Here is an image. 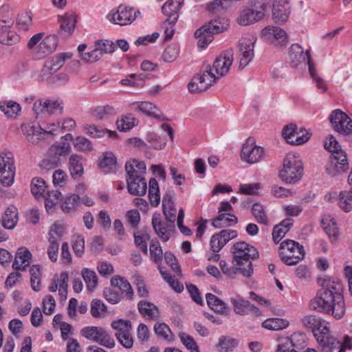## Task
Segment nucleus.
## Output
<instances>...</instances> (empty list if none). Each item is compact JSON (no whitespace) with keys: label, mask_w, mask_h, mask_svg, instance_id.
Instances as JSON below:
<instances>
[{"label":"nucleus","mask_w":352,"mask_h":352,"mask_svg":"<svg viewBox=\"0 0 352 352\" xmlns=\"http://www.w3.org/2000/svg\"><path fill=\"white\" fill-rule=\"evenodd\" d=\"M233 255L232 263L242 268L241 274L245 277H250L253 273V266L251 260L258 257L257 250L248 243L237 242L231 248Z\"/></svg>","instance_id":"nucleus-2"},{"label":"nucleus","mask_w":352,"mask_h":352,"mask_svg":"<svg viewBox=\"0 0 352 352\" xmlns=\"http://www.w3.org/2000/svg\"><path fill=\"white\" fill-rule=\"evenodd\" d=\"M94 45L100 50L102 56L113 53L116 49V45L113 41L106 39L98 40Z\"/></svg>","instance_id":"nucleus-64"},{"label":"nucleus","mask_w":352,"mask_h":352,"mask_svg":"<svg viewBox=\"0 0 352 352\" xmlns=\"http://www.w3.org/2000/svg\"><path fill=\"white\" fill-rule=\"evenodd\" d=\"M303 325L310 329L316 338L318 340V336L323 335L322 333L324 327H328L324 320L321 318L316 317L314 315H309L304 317L302 320Z\"/></svg>","instance_id":"nucleus-27"},{"label":"nucleus","mask_w":352,"mask_h":352,"mask_svg":"<svg viewBox=\"0 0 352 352\" xmlns=\"http://www.w3.org/2000/svg\"><path fill=\"white\" fill-rule=\"evenodd\" d=\"M230 302L234 307V311L239 315H247L253 314L255 316H260L261 312L258 309L250 304V302L241 298H231Z\"/></svg>","instance_id":"nucleus-26"},{"label":"nucleus","mask_w":352,"mask_h":352,"mask_svg":"<svg viewBox=\"0 0 352 352\" xmlns=\"http://www.w3.org/2000/svg\"><path fill=\"white\" fill-rule=\"evenodd\" d=\"M292 225L293 220L292 219H286L274 227L272 239L275 243H278L280 241V240L290 230Z\"/></svg>","instance_id":"nucleus-39"},{"label":"nucleus","mask_w":352,"mask_h":352,"mask_svg":"<svg viewBox=\"0 0 352 352\" xmlns=\"http://www.w3.org/2000/svg\"><path fill=\"white\" fill-rule=\"evenodd\" d=\"M30 258L31 253L28 250L24 248H19L16 254L12 267L15 270H24L30 265Z\"/></svg>","instance_id":"nucleus-35"},{"label":"nucleus","mask_w":352,"mask_h":352,"mask_svg":"<svg viewBox=\"0 0 352 352\" xmlns=\"http://www.w3.org/2000/svg\"><path fill=\"white\" fill-rule=\"evenodd\" d=\"M179 337L182 344L191 352H200L197 342L192 336L181 332L179 333Z\"/></svg>","instance_id":"nucleus-62"},{"label":"nucleus","mask_w":352,"mask_h":352,"mask_svg":"<svg viewBox=\"0 0 352 352\" xmlns=\"http://www.w3.org/2000/svg\"><path fill=\"white\" fill-rule=\"evenodd\" d=\"M99 166L106 173L113 170L116 167V159L112 153H106L100 161Z\"/></svg>","instance_id":"nucleus-56"},{"label":"nucleus","mask_w":352,"mask_h":352,"mask_svg":"<svg viewBox=\"0 0 352 352\" xmlns=\"http://www.w3.org/2000/svg\"><path fill=\"white\" fill-rule=\"evenodd\" d=\"M271 0H252L250 7L241 10L237 18V23L247 26L263 19L266 12L270 9Z\"/></svg>","instance_id":"nucleus-3"},{"label":"nucleus","mask_w":352,"mask_h":352,"mask_svg":"<svg viewBox=\"0 0 352 352\" xmlns=\"http://www.w3.org/2000/svg\"><path fill=\"white\" fill-rule=\"evenodd\" d=\"M206 298L208 307L214 311L220 314H227L229 311L227 305L217 296L212 294L208 293Z\"/></svg>","instance_id":"nucleus-37"},{"label":"nucleus","mask_w":352,"mask_h":352,"mask_svg":"<svg viewBox=\"0 0 352 352\" xmlns=\"http://www.w3.org/2000/svg\"><path fill=\"white\" fill-rule=\"evenodd\" d=\"M80 335L109 349H112L115 346L113 338L102 327H85L80 330Z\"/></svg>","instance_id":"nucleus-9"},{"label":"nucleus","mask_w":352,"mask_h":352,"mask_svg":"<svg viewBox=\"0 0 352 352\" xmlns=\"http://www.w3.org/2000/svg\"><path fill=\"white\" fill-rule=\"evenodd\" d=\"M332 129L342 135L352 134V119L340 109L333 110L329 117Z\"/></svg>","instance_id":"nucleus-11"},{"label":"nucleus","mask_w":352,"mask_h":352,"mask_svg":"<svg viewBox=\"0 0 352 352\" xmlns=\"http://www.w3.org/2000/svg\"><path fill=\"white\" fill-rule=\"evenodd\" d=\"M69 274L67 272H62L58 276L55 275L49 286L51 292H55L58 288L60 300H65L67 296Z\"/></svg>","instance_id":"nucleus-25"},{"label":"nucleus","mask_w":352,"mask_h":352,"mask_svg":"<svg viewBox=\"0 0 352 352\" xmlns=\"http://www.w3.org/2000/svg\"><path fill=\"white\" fill-rule=\"evenodd\" d=\"M237 217L230 213H221L212 221V226L217 228L231 226L237 223Z\"/></svg>","instance_id":"nucleus-40"},{"label":"nucleus","mask_w":352,"mask_h":352,"mask_svg":"<svg viewBox=\"0 0 352 352\" xmlns=\"http://www.w3.org/2000/svg\"><path fill=\"white\" fill-rule=\"evenodd\" d=\"M263 38L276 47L285 45L288 41L286 32L276 26L265 27L261 32Z\"/></svg>","instance_id":"nucleus-18"},{"label":"nucleus","mask_w":352,"mask_h":352,"mask_svg":"<svg viewBox=\"0 0 352 352\" xmlns=\"http://www.w3.org/2000/svg\"><path fill=\"white\" fill-rule=\"evenodd\" d=\"M45 102V111L48 114H60L63 109V102L60 100L47 99Z\"/></svg>","instance_id":"nucleus-55"},{"label":"nucleus","mask_w":352,"mask_h":352,"mask_svg":"<svg viewBox=\"0 0 352 352\" xmlns=\"http://www.w3.org/2000/svg\"><path fill=\"white\" fill-rule=\"evenodd\" d=\"M32 15L30 11H23L18 14L16 25L19 29L26 31L32 25Z\"/></svg>","instance_id":"nucleus-50"},{"label":"nucleus","mask_w":352,"mask_h":352,"mask_svg":"<svg viewBox=\"0 0 352 352\" xmlns=\"http://www.w3.org/2000/svg\"><path fill=\"white\" fill-rule=\"evenodd\" d=\"M72 56V54L69 52L60 53L52 58L47 59V60L51 63L54 68H56V71H58L65 64V60L71 58Z\"/></svg>","instance_id":"nucleus-61"},{"label":"nucleus","mask_w":352,"mask_h":352,"mask_svg":"<svg viewBox=\"0 0 352 352\" xmlns=\"http://www.w3.org/2000/svg\"><path fill=\"white\" fill-rule=\"evenodd\" d=\"M340 208L345 212H350L352 210V188L349 191H342L339 195Z\"/></svg>","instance_id":"nucleus-51"},{"label":"nucleus","mask_w":352,"mask_h":352,"mask_svg":"<svg viewBox=\"0 0 352 352\" xmlns=\"http://www.w3.org/2000/svg\"><path fill=\"white\" fill-rule=\"evenodd\" d=\"M290 13L289 8L277 7L273 10L272 19L275 23L283 25L287 21Z\"/></svg>","instance_id":"nucleus-48"},{"label":"nucleus","mask_w":352,"mask_h":352,"mask_svg":"<svg viewBox=\"0 0 352 352\" xmlns=\"http://www.w3.org/2000/svg\"><path fill=\"white\" fill-rule=\"evenodd\" d=\"M265 157V148L256 145L253 139L249 138L243 144L241 152L242 161L249 164H254L261 162Z\"/></svg>","instance_id":"nucleus-12"},{"label":"nucleus","mask_w":352,"mask_h":352,"mask_svg":"<svg viewBox=\"0 0 352 352\" xmlns=\"http://www.w3.org/2000/svg\"><path fill=\"white\" fill-rule=\"evenodd\" d=\"M254 38H242L239 41V68L243 69L247 66L254 56Z\"/></svg>","instance_id":"nucleus-19"},{"label":"nucleus","mask_w":352,"mask_h":352,"mask_svg":"<svg viewBox=\"0 0 352 352\" xmlns=\"http://www.w3.org/2000/svg\"><path fill=\"white\" fill-rule=\"evenodd\" d=\"M80 202L79 195L72 194L63 198L60 204V208L65 213H69L76 211Z\"/></svg>","instance_id":"nucleus-41"},{"label":"nucleus","mask_w":352,"mask_h":352,"mask_svg":"<svg viewBox=\"0 0 352 352\" xmlns=\"http://www.w3.org/2000/svg\"><path fill=\"white\" fill-rule=\"evenodd\" d=\"M332 155L331 164L327 168L328 174L336 176L346 172L349 168L346 152L342 150Z\"/></svg>","instance_id":"nucleus-22"},{"label":"nucleus","mask_w":352,"mask_h":352,"mask_svg":"<svg viewBox=\"0 0 352 352\" xmlns=\"http://www.w3.org/2000/svg\"><path fill=\"white\" fill-rule=\"evenodd\" d=\"M222 272L230 278H234L238 273L241 274L242 268L232 263V266L229 267L228 264L223 260L219 263Z\"/></svg>","instance_id":"nucleus-58"},{"label":"nucleus","mask_w":352,"mask_h":352,"mask_svg":"<svg viewBox=\"0 0 352 352\" xmlns=\"http://www.w3.org/2000/svg\"><path fill=\"white\" fill-rule=\"evenodd\" d=\"M68 169L72 179L79 180L84 174L82 157L78 154H72L68 160Z\"/></svg>","instance_id":"nucleus-29"},{"label":"nucleus","mask_w":352,"mask_h":352,"mask_svg":"<svg viewBox=\"0 0 352 352\" xmlns=\"http://www.w3.org/2000/svg\"><path fill=\"white\" fill-rule=\"evenodd\" d=\"M134 109H138L144 113L160 120H166L160 109L154 104L150 102H135L131 104Z\"/></svg>","instance_id":"nucleus-28"},{"label":"nucleus","mask_w":352,"mask_h":352,"mask_svg":"<svg viewBox=\"0 0 352 352\" xmlns=\"http://www.w3.org/2000/svg\"><path fill=\"white\" fill-rule=\"evenodd\" d=\"M59 21L60 23V29L63 31L71 34L73 32L76 23V16L74 13H66L63 16L60 17Z\"/></svg>","instance_id":"nucleus-44"},{"label":"nucleus","mask_w":352,"mask_h":352,"mask_svg":"<svg viewBox=\"0 0 352 352\" xmlns=\"http://www.w3.org/2000/svg\"><path fill=\"white\" fill-rule=\"evenodd\" d=\"M229 22L226 19L210 21L204 25L195 32V36L198 39L197 45L200 48H204L214 38L213 34L224 32L228 29Z\"/></svg>","instance_id":"nucleus-4"},{"label":"nucleus","mask_w":352,"mask_h":352,"mask_svg":"<svg viewBox=\"0 0 352 352\" xmlns=\"http://www.w3.org/2000/svg\"><path fill=\"white\" fill-rule=\"evenodd\" d=\"M14 23V12L13 8L4 4L0 8V28H12Z\"/></svg>","instance_id":"nucleus-36"},{"label":"nucleus","mask_w":352,"mask_h":352,"mask_svg":"<svg viewBox=\"0 0 352 352\" xmlns=\"http://www.w3.org/2000/svg\"><path fill=\"white\" fill-rule=\"evenodd\" d=\"M138 124V120L133 115L128 114L123 116L116 122L117 129L120 131H127Z\"/></svg>","instance_id":"nucleus-45"},{"label":"nucleus","mask_w":352,"mask_h":352,"mask_svg":"<svg viewBox=\"0 0 352 352\" xmlns=\"http://www.w3.org/2000/svg\"><path fill=\"white\" fill-rule=\"evenodd\" d=\"M72 151V147L67 142L63 141L52 145L50 151L56 156H63L69 154Z\"/></svg>","instance_id":"nucleus-59"},{"label":"nucleus","mask_w":352,"mask_h":352,"mask_svg":"<svg viewBox=\"0 0 352 352\" xmlns=\"http://www.w3.org/2000/svg\"><path fill=\"white\" fill-rule=\"evenodd\" d=\"M282 135L287 142L296 145L307 142L311 137V133L305 129H300L298 131L296 125L292 123L284 126Z\"/></svg>","instance_id":"nucleus-16"},{"label":"nucleus","mask_w":352,"mask_h":352,"mask_svg":"<svg viewBox=\"0 0 352 352\" xmlns=\"http://www.w3.org/2000/svg\"><path fill=\"white\" fill-rule=\"evenodd\" d=\"M162 210L168 221H175L177 210L173 201V192H169L164 194L162 199Z\"/></svg>","instance_id":"nucleus-30"},{"label":"nucleus","mask_w":352,"mask_h":352,"mask_svg":"<svg viewBox=\"0 0 352 352\" xmlns=\"http://www.w3.org/2000/svg\"><path fill=\"white\" fill-rule=\"evenodd\" d=\"M323 335L318 336L317 342L322 352H344V346H342V342L331 336L329 327H324Z\"/></svg>","instance_id":"nucleus-20"},{"label":"nucleus","mask_w":352,"mask_h":352,"mask_svg":"<svg viewBox=\"0 0 352 352\" xmlns=\"http://www.w3.org/2000/svg\"><path fill=\"white\" fill-rule=\"evenodd\" d=\"M139 313L146 320H155L160 317L158 307L147 300H140L138 303Z\"/></svg>","instance_id":"nucleus-31"},{"label":"nucleus","mask_w":352,"mask_h":352,"mask_svg":"<svg viewBox=\"0 0 352 352\" xmlns=\"http://www.w3.org/2000/svg\"><path fill=\"white\" fill-rule=\"evenodd\" d=\"M21 129L27 141L32 145L40 144L46 134L53 135V129L43 130L40 126L32 123L22 124Z\"/></svg>","instance_id":"nucleus-15"},{"label":"nucleus","mask_w":352,"mask_h":352,"mask_svg":"<svg viewBox=\"0 0 352 352\" xmlns=\"http://www.w3.org/2000/svg\"><path fill=\"white\" fill-rule=\"evenodd\" d=\"M342 292L343 285L338 278H324L316 297L310 301L311 309L331 314L338 320L342 318L345 313Z\"/></svg>","instance_id":"nucleus-1"},{"label":"nucleus","mask_w":352,"mask_h":352,"mask_svg":"<svg viewBox=\"0 0 352 352\" xmlns=\"http://www.w3.org/2000/svg\"><path fill=\"white\" fill-rule=\"evenodd\" d=\"M0 109L8 117H14L21 111L19 103L12 100L3 101L0 103Z\"/></svg>","instance_id":"nucleus-43"},{"label":"nucleus","mask_w":352,"mask_h":352,"mask_svg":"<svg viewBox=\"0 0 352 352\" xmlns=\"http://www.w3.org/2000/svg\"><path fill=\"white\" fill-rule=\"evenodd\" d=\"M239 341L236 339L226 336H221L219 338L217 346L221 348V352H229L238 346Z\"/></svg>","instance_id":"nucleus-54"},{"label":"nucleus","mask_w":352,"mask_h":352,"mask_svg":"<svg viewBox=\"0 0 352 352\" xmlns=\"http://www.w3.org/2000/svg\"><path fill=\"white\" fill-rule=\"evenodd\" d=\"M15 166L11 152L0 154V181L3 186H10L14 182Z\"/></svg>","instance_id":"nucleus-13"},{"label":"nucleus","mask_w":352,"mask_h":352,"mask_svg":"<svg viewBox=\"0 0 352 352\" xmlns=\"http://www.w3.org/2000/svg\"><path fill=\"white\" fill-rule=\"evenodd\" d=\"M234 52L229 49L222 52L209 69L219 79L228 74L233 62Z\"/></svg>","instance_id":"nucleus-14"},{"label":"nucleus","mask_w":352,"mask_h":352,"mask_svg":"<svg viewBox=\"0 0 352 352\" xmlns=\"http://www.w3.org/2000/svg\"><path fill=\"white\" fill-rule=\"evenodd\" d=\"M289 325L287 320L273 318L265 320L262 326L269 330L278 331L286 328Z\"/></svg>","instance_id":"nucleus-46"},{"label":"nucleus","mask_w":352,"mask_h":352,"mask_svg":"<svg viewBox=\"0 0 352 352\" xmlns=\"http://www.w3.org/2000/svg\"><path fill=\"white\" fill-rule=\"evenodd\" d=\"M58 43V38L56 35L47 36L39 43L37 53L40 56L50 54L56 49Z\"/></svg>","instance_id":"nucleus-34"},{"label":"nucleus","mask_w":352,"mask_h":352,"mask_svg":"<svg viewBox=\"0 0 352 352\" xmlns=\"http://www.w3.org/2000/svg\"><path fill=\"white\" fill-rule=\"evenodd\" d=\"M12 28H0V43L6 45H12L19 41V36Z\"/></svg>","instance_id":"nucleus-42"},{"label":"nucleus","mask_w":352,"mask_h":352,"mask_svg":"<svg viewBox=\"0 0 352 352\" xmlns=\"http://www.w3.org/2000/svg\"><path fill=\"white\" fill-rule=\"evenodd\" d=\"M116 109L110 105L100 106L96 108L94 116L98 120L107 119L109 116L116 114Z\"/></svg>","instance_id":"nucleus-60"},{"label":"nucleus","mask_w":352,"mask_h":352,"mask_svg":"<svg viewBox=\"0 0 352 352\" xmlns=\"http://www.w3.org/2000/svg\"><path fill=\"white\" fill-rule=\"evenodd\" d=\"M18 221L17 209L10 206L6 208L1 220V225L3 228L8 230H12L16 225Z\"/></svg>","instance_id":"nucleus-33"},{"label":"nucleus","mask_w":352,"mask_h":352,"mask_svg":"<svg viewBox=\"0 0 352 352\" xmlns=\"http://www.w3.org/2000/svg\"><path fill=\"white\" fill-rule=\"evenodd\" d=\"M184 4V0H168L162 8V12L167 16L165 25L168 23L174 25L177 21L179 12Z\"/></svg>","instance_id":"nucleus-24"},{"label":"nucleus","mask_w":352,"mask_h":352,"mask_svg":"<svg viewBox=\"0 0 352 352\" xmlns=\"http://www.w3.org/2000/svg\"><path fill=\"white\" fill-rule=\"evenodd\" d=\"M82 276L89 291L92 292L98 285V278L96 272L88 268H84L81 272Z\"/></svg>","instance_id":"nucleus-47"},{"label":"nucleus","mask_w":352,"mask_h":352,"mask_svg":"<svg viewBox=\"0 0 352 352\" xmlns=\"http://www.w3.org/2000/svg\"><path fill=\"white\" fill-rule=\"evenodd\" d=\"M303 175V166L301 160L293 154H287L283 161V169L280 171V179L289 184L299 181Z\"/></svg>","instance_id":"nucleus-5"},{"label":"nucleus","mask_w":352,"mask_h":352,"mask_svg":"<svg viewBox=\"0 0 352 352\" xmlns=\"http://www.w3.org/2000/svg\"><path fill=\"white\" fill-rule=\"evenodd\" d=\"M149 250L151 259L156 263L161 262L163 258V250L157 240H151Z\"/></svg>","instance_id":"nucleus-53"},{"label":"nucleus","mask_w":352,"mask_h":352,"mask_svg":"<svg viewBox=\"0 0 352 352\" xmlns=\"http://www.w3.org/2000/svg\"><path fill=\"white\" fill-rule=\"evenodd\" d=\"M305 336L294 333L290 337L281 338L278 340L276 352H300L305 346ZM304 352H317L314 349L308 348Z\"/></svg>","instance_id":"nucleus-8"},{"label":"nucleus","mask_w":352,"mask_h":352,"mask_svg":"<svg viewBox=\"0 0 352 352\" xmlns=\"http://www.w3.org/2000/svg\"><path fill=\"white\" fill-rule=\"evenodd\" d=\"M154 331L156 335L164 340L171 341L173 339V334L165 323H156L154 326Z\"/></svg>","instance_id":"nucleus-52"},{"label":"nucleus","mask_w":352,"mask_h":352,"mask_svg":"<svg viewBox=\"0 0 352 352\" xmlns=\"http://www.w3.org/2000/svg\"><path fill=\"white\" fill-rule=\"evenodd\" d=\"M219 80L207 66L206 70L195 76L188 85V91L198 93L207 90Z\"/></svg>","instance_id":"nucleus-10"},{"label":"nucleus","mask_w":352,"mask_h":352,"mask_svg":"<svg viewBox=\"0 0 352 352\" xmlns=\"http://www.w3.org/2000/svg\"><path fill=\"white\" fill-rule=\"evenodd\" d=\"M31 286L34 291L38 292L41 289L40 268L38 265H33L30 269Z\"/></svg>","instance_id":"nucleus-63"},{"label":"nucleus","mask_w":352,"mask_h":352,"mask_svg":"<svg viewBox=\"0 0 352 352\" xmlns=\"http://www.w3.org/2000/svg\"><path fill=\"white\" fill-rule=\"evenodd\" d=\"M305 254L304 247L293 240H285L280 245L279 256L287 265H296L304 258Z\"/></svg>","instance_id":"nucleus-6"},{"label":"nucleus","mask_w":352,"mask_h":352,"mask_svg":"<svg viewBox=\"0 0 352 352\" xmlns=\"http://www.w3.org/2000/svg\"><path fill=\"white\" fill-rule=\"evenodd\" d=\"M252 215L259 223L267 225L268 217L265 212L263 206L259 203H254L251 208Z\"/></svg>","instance_id":"nucleus-49"},{"label":"nucleus","mask_w":352,"mask_h":352,"mask_svg":"<svg viewBox=\"0 0 352 352\" xmlns=\"http://www.w3.org/2000/svg\"><path fill=\"white\" fill-rule=\"evenodd\" d=\"M111 284L113 287H118L123 293H125L129 300H133L134 292L131 284L124 278L120 276H116L111 279Z\"/></svg>","instance_id":"nucleus-38"},{"label":"nucleus","mask_w":352,"mask_h":352,"mask_svg":"<svg viewBox=\"0 0 352 352\" xmlns=\"http://www.w3.org/2000/svg\"><path fill=\"white\" fill-rule=\"evenodd\" d=\"M146 164L142 161L132 160L127 162L125 164V170L126 173V184L131 190H134L133 181L140 177H144L146 173Z\"/></svg>","instance_id":"nucleus-17"},{"label":"nucleus","mask_w":352,"mask_h":352,"mask_svg":"<svg viewBox=\"0 0 352 352\" xmlns=\"http://www.w3.org/2000/svg\"><path fill=\"white\" fill-rule=\"evenodd\" d=\"M139 15H140L139 10L121 4L118 7L116 11L111 10L107 15V19L115 24L127 25L131 24Z\"/></svg>","instance_id":"nucleus-7"},{"label":"nucleus","mask_w":352,"mask_h":352,"mask_svg":"<svg viewBox=\"0 0 352 352\" xmlns=\"http://www.w3.org/2000/svg\"><path fill=\"white\" fill-rule=\"evenodd\" d=\"M321 225L331 242H336L338 238L339 230L335 219L330 215L324 216L321 220Z\"/></svg>","instance_id":"nucleus-32"},{"label":"nucleus","mask_w":352,"mask_h":352,"mask_svg":"<svg viewBox=\"0 0 352 352\" xmlns=\"http://www.w3.org/2000/svg\"><path fill=\"white\" fill-rule=\"evenodd\" d=\"M133 188H135L134 190H131V189L127 187L128 192L133 195H139L142 196L144 195L146 192L147 189V184L144 177H140L138 179H134L133 181Z\"/></svg>","instance_id":"nucleus-57"},{"label":"nucleus","mask_w":352,"mask_h":352,"mask_svg":"<svg viewBox=\"0 0 352 352\" xmlns=\"http://www.w3.org/2000/svg\"><path fill=\"white\" fill-rule=\"evenodd\" d=\"M310 50L304 52L303 48L299 44H292L289 49V60L290 65L294 67L300 65L305 66L307 62L310 60Z\"/></svg>","instance_id":"nucleus-23"},{"label":"nucleus","mask_w":352,"mask_h":352,"mask_svg":"<svg viewBox=\"0 0 352 352\" xmlns=\"http://www.w3.org/2000/svg\"><path fill=\"white\" fill-rule=\"evenodd\" d=\"M175 222L162 219L159 213H154L152 217L151 225L155 234L164 241L166 242L170 238L169 232L174 229Z\"/></svg>","instance_id":"nucleus-21"}]
</instances>
